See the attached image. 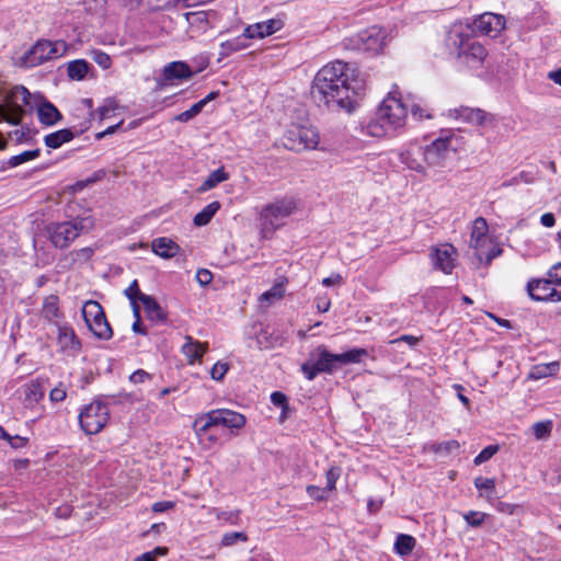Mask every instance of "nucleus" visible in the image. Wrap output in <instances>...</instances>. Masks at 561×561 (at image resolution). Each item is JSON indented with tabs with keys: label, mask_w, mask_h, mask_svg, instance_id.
Returning <instances> with one entry per match:
<instances>
[{
	"label": "nucleus",
	"mask_w": 561,
	"mask_h": 561,
	"mask_svg": "<svg viewBox=\"0 0 561 561\" xmlns=\"http://www.w3.org/2000/svg\"><path fill=\"white\" fill-rule=\"evenodd\" d=\"M362 81L350 73V66L335 60L322 67L314 76L311 94L316 102L330 111L352 112Z\"/></svg>",
	"instance_id": "1"
},
{
	"label": "nucleus",
	"mask_w": 561,
	"mask_h": 561,
	"mask_svg": "<svg viewBox=\"0 0 561 561\" xmlns=\"http://www.w3.org/2000/svg\"><path fill=\"white\" fill-rule=\"evenodd\" d=\"M23 105L36 107L38 121L46 126H53L62 118L59 110L42 95H32L25 87L15 85L7 93L3 103H0V122L20 125L26 114Z\"/></svg>",
	"instance_id": "2"
},
{
	"label": "nucleus",
	"mask_w": 561,
	"mask_h": 561,
	"mask_svg": "<svg viewBox=\"0 0 561 561\" xmlns=\"http://www.w3.org/2000/svg\"><path fill=\"white\" fill-rule=\"evenodd\" d=\"M446 45L456 54L459 65L478 70L482 68L488 56L483 45L472 39L469 28L462 24H454L447 32Z\"/></svg>",
	"instance_id": "3"
},
{
	"label": "nucleus",
	"mask_w": 561,
	"mask_h": 561,
	"mask_svg": "<svg viewBox=\"0 0 561 561\" xmlns=\"http://www.w3.org/2000/svg\"><path fill=\"white\" fill-rule=\"evenodd\" d=\"M408 108L400 99L387 96L378 107L375 117L366 125V133L373 137L393 136L403 130Z\"/></svg>",
	"instance_id": "4"
},
{
	"label": "nucleus",
	"mask_w": 561,
	"mask_h": 561,
	"mask_svg": "<svg viewBox=\"0 0 561 561\" xmlns=\"http://www.w3.org/2000/svg\"><path fill=\"white\" fill-rule=\"evenodd\" d=\"M94 226L91 216L78 217L71 221L51 222L46 227L50 242L55 248L66 249L81 233L90 231Z\"/></svg>",
	"instance_id": "5"
},
{
	"label": "nucleus",
	"mask_w": 561,
	"mask_h": 561,
	"mask_svg": "<svg viewBox=\"0 0 561 561\" xmlns=\"http://www.w3.org/2000/svg\"><path fill=\"white\" fill-rule=\"evenodd\" d=\"M66 50L67 44L64 41L38 39L19 58L18 65L22 68H33L48 60L62 57Z\"/></svg>",
	"instance_id": "6"
},
{
	"label": "nucleus",
	"mask_w": 561,
	"mask_h": 561,
	"mask_svg": "<svg viewBox=\"0 0 561 561\" xmlns=\"http://www.w3.org/2000/svg\"><path fill=\"white\" fill-rule=\"evenodd\" d=\"M340 367L337 354L330 353L320 345L313 350L309 358L300 366L305 377L311 381L319 374H333Z\"/></svg>",
	"instance_id": "7"
},
{
	"label": "nucleus",
	"mask_w": 561,
	"mask_h": 561,
	"mask_svg": "<svg viewBox=\"0 0 561 561\" xmlns=\"http://www.w3.org/2000/svg\"><path fill=\"white\" fill-rule=\"evenodd\" d=\"M78 419L81 430L87 435H95L107 424L110 409L103 401L94 400L80 411Z\"/></svg>",
	"instance_id": "8"
},
{
	"label": "nucleus",
	"mask_w": 561,
	"mask_h": 561,
	"mask_svg": "<svg viewBox=\"0 0 561 561\" xmlns=\"http://www.w3.org/2000/svg\"><path fill=\"white\" fill-rule=\"evenodd\" d=\"M297 208L294 197L276 198L262 207L260 219L264 229L276 230L283 225V220L295 213Z\"/></svg>",
	"instance_id": "9"
},
{
	"label": "nucleus",
	"mask_w": 561,
	"mask_h": 561,
	"mask_svg": "<svg viewBox=\"0 0 561 561\" xmlns=\"http://www.w3.org/2000/svg\"><path fill=\"white\" fill-rule=\"evenodd\" d=\"M82 316L87 325L98 339L110 340L112 337V328L106 320L102 306L98 301H87L82 308Z\"/></svg>",
	"instance_id": "10"
},
{
	"label": "nucleus",
	"mask_w": 561,
	"mask_h": 561,
	"mask_svg": "<svg viewBox=\"0 0 561 561\" xmlns=\"http://www.w3.org/2000/svg\"><path fill=\"white\" fill-rule=\"evenodd\" d=\"M283 144L288 150L297 152L314 149L319 144V134L313 127L293 126L285 133Z\"/></svg>",
	"instance_id": "11"
},
{
	"label": "nucleus",
	"mask_w": 561,
	"mask_h": 561,
	"mask_svg": "<svg viewBox=\"0 0 561 561\" xmlns=\"http://www.w3.org/2000/svg\"><path fill=\"white\" fill-rule=\"evenodd\" d=\"M527 293L536 301H561V289L551 277L529 280Z\"/></svg>",
	"instance_id": "12"
},
{
	"label": "nucleus",
	"mask_w": 561,
	"mask_h": 561,
	"mask_svg": "<svg viewBox=\"0 0 561 561\" xmlns=\"http://www.w3.org/2000/svg\"><path fill=\"white\" fill-rule=\"evenodd\" d=\"M450 151V139L448 137L436 138L432 144L422 147L423 161L431 165H440Z\"/></svg>",
	"instance_id": "13"
},
{
	"label": "nucleus",
	"mask_w": 561,
	"mask_h": 561,
	"mask_svg": "<svg viewBox=\"0 0 561 561\" xmlns=\"http://www.w3.org/2000/svg\"><path fill=\"white\" fill-rule=\"evenodd\" d=\"M473 31L490 37H497L505 28V18L501 14L485 12L473 21Z\"/></svg>",
	"instance_id": "14"
},
{
	"label": "nucleus",
	"mask_w": 561,
	"mask_h": 561,
	"mask_svg": "<svg viewBox=\"0 0 561 561\" xmlns=\"http://www.w3.org/2000/svg\"><path fill=\"white\" fill-rule=\"evenodd\" d=\"M456 256V249L449 243L434 248L431 254L433 266L445 274L451 273L455 267Z\"/></svg>",
	"instance_id": "15"
},
{
	"label": "nucleus",
	"mask_w": 561,
	"mask_h": 561,
	"mask_svg": "<svg viewBox=\"0 0 561 561\" xmlns=\"http://www.w3.org/2000/svg\"><path fill=\"white\" fill-rule=\"evenodd\" d=\"M224 409L211 410L196 416L193 422V430L199 439L209 432L210 428L224 426Z\"/></svg>",
	"instance_id": "16"
},
{
	"label": "nucleus",
	"mask_w": 561,
	"mask_h": 561,
	"mask_svg": "<svg viewBox=\"0 0 561 561\" xmlns=\"http://www.w3.org/2000/svg\"><path fill=\"white\" fill-rule=\"evenodd\" d=\"M456 118L462 122L474 124L483 128H492L495 117L481 108L460 107L455 110Z\"/></svg>",
	"instance_id": "17"
},
{
	"label": "nucleus",
	"mask_w": 561,
	"mask_h": 561,
	"mask_svg": "<svg viewBox=\"0 0 561 561\" xmlns=\"http://www.w3.org/2000/svg\"><path fill=\"white\" fill-rule=\"evenodd\" d=\"M386 35L378 26H371L358 34L362 49L378 53L385 45Z\"/></svg>",
	"instance_id": "18"
},
{
	"label": "nucleus",
	"mask_w": 561,
	"mask_h": 561,
	"mask_svg": "<svg viewBox=\"0 0 561 561\" xmlns=\"http://www.w3.org/2000/svg\"><path fill=\"white\" fill-rule=\"evenodd\" d=\"M284 22L282 19L274 18L267 21L259 22L245 27L247 36L252 38H264L282 30Z\"/></svg>",
	"instance_id": "19"
},
{
	"label": "nucleus",
	"mask_w": 561,
	"mask_h": 561,
	"mask_svg": "<svg viewBox=\"0 0 561 561\" xmlns=\"http://www.w3.org/2000/svg\"><path fill=\"white\" fill-rule=\"evenodd\" d=\"M193 71L184 61H172L163 68V79L165 81L187 80L192 78Z\"/></svg>",
	"instance_id": "20"
},
{
	"label": "nucleus",
	"mask_w": 561,
	"mask_h": 561,
	"mask_svg": "<svg viewBox=\"0 0 561 561\" xmlns=\"http://www.w3.org/2000/svg\"><path fill=\"white\" fill-rule=\"evenodd\" d=\"M422 147L421 146H411L405 151L400 153V160L404 163L409 169L422 172L424 171L423 158H422Z\"/></svg>",
	"instance_id": "21"
},
{
	"label": "nucleus",
	"mask_w": 561,
	"mask_h": 561,
	"mask_svg": "<svg viewBox=\"0 0 561 561\" xmlns=\"http://www.w3.org/2000/svg\"><path fill=\"white\" fill-rule=\"evenodd\" d=\"M57 333L58 344L62 350L78 351L80 348V342L71 327L57 324Z\"/></svg>",
	"instance_id": "22"
},
{
	"label": "nucleus",
	"mask_w": 561,
	"mask_h": 561,
	"mask_svg": "<svg viewBox=\"0 0 561 561\" xmlns=\"http://www.w3.org/2000/svg\"><path fill=\"white\" fill-rule=\"evenodd\" d=\"M151 249L153 253L163 259H171L180 251V247L174 241L165 237L154 239L151 243Z\"/></svg>",
	"instance_id": "23"
},
{
	"label": "nucleus",
	"mask_w": 561,
	"mask_h": 561,
	"mask_svg": "<svg viewBox=\"0 0 561 561\" xmlns=\"http://www.w3.org/2000/svg\"><path fill=\"white\" fill-rule=\"evenodd\" d=\"M140 301L149 320L162 322L167 319V314L153 297L149 295H141Z\"/></svg>",
	"instance_id": "24"
},
{
	"label": "nucleus",
	"mask_w": 561,
	"mask_h": 561,
	"mask_svg": "<svg viewBox=\"0 0 561 561\" xmlns=\"http://www.w3.org/2000/svg\"><path fill=\"white\" fill-rule=\"evenodd\" d=\"M488 224L482 217L474 219L471 231L470 245L478 251L486 241Z\"/></svg>",
	"instance_id": "25"
},
{
	"label": "nucleus",
	"mask_w": 561,
	"mask_h": 561,
	"mask_svg": "<svg viewBox=\"0 0 561 561\" xmlns=\"http://www.w3.org/2000/svg\"><path fill=\"white\" fill-rule=\"evenodd\" d=\"M252 39V37L247 36L245 30L243 33L232 39L226 41L220 45V56L227 57L232 53L243 50L248 48V41Z\"/></svg>",
	"instance_id": "26"
},
{
	"label": "nucleus",
	"mask_w": 561,
	"mask_h": 561,
	"mask_svg": "<svg viewBox=\"0 0 561 561\" xmlns=\"http://www.w3.org/2000/svg\"><path fill=\"white\" fill-rule=\"evenodd\" d=\"M75 133L70 128L59 129L45 136L44 142L48 148L57 149L73 139Z\"/></svg>",
	"instance_id": "27"
},
{
	"label": "nucleus",
	"mask_w": 561,
	"mask_h": 561,
	"mask_svg": "<svg viewBox=\"0 0 561 561\" xmlns=\"http://www.w3.org/2000/svg\"><path fill=\"white\" fill-rule=\"evenodd\" d=\"M287 279L284 278L277 283H275L268 290L263 293L260 297V302L262 306L268 307L274 301L280 300L285 295V285Z\"/></svg>",
	"instance_id": "28"
},
{
	"label": "nucleus",
	"mask_w": 561,
	"mask_h": 561,
	"mask_svg": "<svg viewBox=\"0 0 561 561\" xmlns=\"http://www.w3.org/2000/svg\"><path fill=\"white\" fill-rule=\"evenodd\" d=\"M187 342L183 345L182 351L183 354L193 363L196 359L202 358V356L207 351V345L202 344L198 341H194L191 336H187Z\"/></svg>",
	"instance_id": "29"
},
{
	"label": "nucleus",
	"mask_w": 561,
	"mask_h": 561,
	"mask_svg": "<svg viewBox=\"0 0 561 561\" xmlns=\"http://www.w3.org/2000/svg\"><path fill=\"white\" fill-rule=\"evenodd\" d=\"M91 66L84 59H76L68 64L67 75L71 80H83L89 72Z\"/></svg>",
	"instance_id": "30"
},
{
	"label": "nucleus",
	"mask_w": 561,
	"mask_h": 561,
	"mask_svg": "<svg viewBox=\"0 0 561 561\" xmlns=\"http://www.w3.org/2000/svg\"><path fill=\"white\" fill-rule=\"evenodd\" d=\"M229 179V174L225 171L224 168H219L213 171L205 181L198 187L199 193L207 192L214 187H216L219 183Z\"/></svg>",
	"instance_id": "31"
},
{
	"label": "nucleus",
	"mask_w": 561,
	"mask_h": 561,
	"mask_svg": "<svg viewBox=\"0 0 561 561\" xmlns=\"http://www.w3.org/2000/svg\"><path fill=\"white\" fill-rule=\"evenodd\" d=\"M220 203L215 201L205 206L199 213L194 216L193 222L197 227L206 226L215 214L219 210Z\"/></svg>",
	"instance_id": "32"
},
{
	"label": "nucleus",
	"mask_w": 561,
	"mask_h": 561,
	"mask_svg": "<svg viewBox=\"0 0 561 561\" xmlns=\"http://www.w3.org/2000/svg\"><path fill=\"white\" fill-rule=\"evenodd\" d=\"M416 545V540L411 535L400 534L397 536L396 542H394V551L401 556L405 557L409 556L414 547Z\"/></svg>",
	"instance_id": "33"
},
{
	"label": "nucleus",
	"mask_w": 561,
	"mask_h": 561,
	"mask_svg": "<svg viewBox=\"0 0 561 561\" xmlns=\"http://www.w3.org/2000/svg\"><path fill=\"white\" fill-rule=\"evenodd\" d=\"M224 427H227L231 431L240 430L245 425L247 419L243 414L224 409Z\"/></svg>",
	"instance_id": "34"
},
{
	"label": "nucleus",
	"mask_w": 561,
	"mask_h": 561,
	"mask_svg": "<svg viewBox=\"0 0 561 561\" xmlns=\"http://www.w3.org/2000/svg\"><path fill=\"white\" fill-rule=\"evenodd\" d=\"M42 312L49 321L59 317L58 297L56 295H49L44 299Z\"/></svg>",
	"instance_id": "35"
},
{
	"label": "nucleus",
	"mask_w": 561,
	"mask_h": 561,
	"mask_svg": "<svg viewBox=\"0 0 561 561\" xmlns=\"http://www.w3.org/2000/svg\"><path fill=\"white\" fill-rule=\"evenodd\" d=\"M41 156V149L39 148H36L34 150H25L16 156H12L10 157L7 162H5V165L8 168H15L20 164H23L27 161H31V160H34L36 158H38Z\"/></svg>",
	"instance_id": "36"
},
{
	"label": "nucleus",
	"mask_w": 561,
	"mask_h": 561,
	"mask_svg": "<svg viewBox=\"0 0 561 561\" xmlns=\"http://www.w3.org/2000/svg\"><path fill=\"white\" fill-rule=\"evenodd\" d=\"M367 350L365 348H352L342 354H337L340 367L348 364L360 363L364 356H367Z\"/></svg>",
	"instance_id": "37"
},
{
	"label": "nucleus",
	"mask_w": 561,
	"mask_h": 561,
	"mask_svg": "<svg viewBox=\"0 0 561 561\" xmlns=\"http://www.w3.org/2000/svg\"><path fill=\"white\" fill-rule=\"evenodd\" d=\"M140 3L151 11H160L171 9L180 3L184 4V0H140Z\"/></svg>",
	"instance_id": "38"
},
{
	"label": "nucleus",
	"mask_w": 561,
	"mask_h": 561,
	"mask_svg": "<svg viewBox=\"0 0 561 561\" xmlns=\"http://www.w3.org/2000/svg\"><path fill=\"white\" fill-rule=\"evenodd\" d=\"M558 369H559V364L557 362H553L550 364L537 365L531 369L529 377L531 379H536V380L542 379V378L553 375Z\"/></svg>",
	"instance_id": "39"
},
{
	"label": "nucleus",
	"mask_w": 561,
	"mask_h": 561,
	"mask_svg": "<svg viewBox=\"0 0 561 561\" xmlns=\"http://www.w3.org/2000/svg\"><path fill=\"white\" fill-rule=\"evenodd\" d=\"M23 393H24L25 400H27L30 402H37L44 396L42 386L38 382H34V381L26 383L23 387Z\"/></svg>",
	"instance_id": "40"
},
{
	"label": "nucleus",
	"mask_w": 561,
	"mask_h": 561,
	"mask_svg": "<svg viewBox=\"0 0 561 561\" xmlns=\"http://www.w3.org/2000/svg\"><path fill=\"white\" fill-rule=\"evenodd\" d=\"M91 59L102 69L106 70L112 66V59L108 54L101 49H91L89 51Z\"/></svg>",
	"instance_id": "41"
},
{
	"label": "nucleus",
	"mask_w": 561,
	"mask_h": 561,
	"mask_svg": "<svg viewBox=\"0 0 561 561\" xmlns=\"http://www.w3.org/2000/svg\"><path fill=\"white\" fill-rule=\"evenodd\" d=\"M459 447L460 444L457 440L451 439L443 443L433 444L431 446V450L434 451L435 454L447 455L459 449Z\"/></svg>",
	"instance_id": "42"
},
{
	"label": "nucleus",
	"mask_w": 561,
	"mask_h": 561,
	"mask_svg": "<svg viewBox=\"0 0 561 561\" xmlns=\"http://www.w3.org/2000/svg\"><path fill=\"white\" fill-rule=\"evenodd\" d=\"M9 137L15 144H30L33 135L32 130L28 127H22L21 129H15L9 133Z\"/></svg>",
	"instance_id": "43"
},
{
	"label": "nucleus",
	"mask_w": 561,
	"mask_h": 561,
	"mask_svg": "<svg viewBox=\"0 0 561 561\" xmlns=\"http://www.w3.org/2000/svg\"><path fill=\"white\" fill-rule=\"evenodd\" d=\"M93 255V249L92 248H82L79 250L71 251L67 256L66 260H70L71 264L77 262H85Z\"/></svg>",
	"instance_id": "44"
},
{
	"label": "nucleus",
	"mask_w": 561,
	"mask_h": 561,
	"mask_svg": "<svg viewBox=\"0 0 561 561\" xmlns=\"http://www.w3.org/2000/svg\"><path fill=\"white\" fill-rule=\"evenodd\" d=\"M552 430V422H537L533 425V433L537 439H543L548 437Z\"/></svg>",
	"instance_id": "45"
},
{
	"label": "nucleus",
	"mask_w": 561,
	"mask_h": 561,
	"mask_svg": "<svg viewBox=\"0 0 561 561\" xmlns=\"http://www.w3.org/2000/svg\"><path fill=\"white\" fill-rule=\"evenodd\" d=\"M497 450H499V446L497 445H489V446H486L485 448H483L476 456V458L473 459V463L476 466L482 465L483 462H485L489 459H491L497 453Z\"/></svg>",
	"instance_id": "46"
},
{
	"label": "nucleus",
	"mask_w": 561,
	"mask_h": 561,
	"mask_svg": "<svg viewBox=\"0 0 561 561\" xmlns=\"http://www.w3.org/2000/svg\"><path fill=\"white\" fill-rule=\"evenodd\" d=\"M485 514L477 511H469L463 514V519L471 527H479L483 524L485 519Z\"/></svg>",
	"instance_id": "47"
},
{
	"label": "nucleus",
	"mask_w": 561,
	"mask_h": 561,
	"mask_svg": "<svg viewBox=\"0 0 561 561\" xmlns=\"http://www.w3.org/2000/svg\"><path fill=\"white\" fill-rule=\"evenodd\" d=\"M239 540L240 541H247L248 540L247 534L243 533V531L227 533V534H225L222 536L221 545L226 546V547H229V546L234 545Z\"/></svg>",
	"instance_id": "48"
},
{
	"label": "nucleus",
	"mask_w": 561,
	"mask_h": 561,
	"mask_svg": "<svg viewBox=\"0 0 561 561\" xmlns=\"http://www.w3.org/2000/svg\"><path fill=\"white\" fill-rule=\"evenodd\" d=\"M341 469L339 467H332L327 471V485L325 489L328 491H332L335 489V484L337 479L340 478Z\"/></svg>",
	"instance_id": "49"
},
{
	"label": "nucleus",
	"mask_w": 561,
	"mask_h": 561,
	"mask_svg": "<svg viewBox=\"0 0 561 561\" xmlns=\"http://www.w3.org/2000/svg\"><path fill=\"white\" fill-rule=\"evenodd\" d=\"M308 495L316 501H324L327 499V489L317 485H308L306 489Z\"/></svg>",
	"instance_id": "50"
},
{
	"label": "nucleus",
	"mask_w": 561,
	"mask_h": 561,
	"mask_svg": "<svg viewBox=\"0 0 561 561\" xmlns=\"http://www.w3.org/2000/svg\"><path fill=\"white\" fill-rule=\"evenodd\" d=\"M228 371V365L226 363H216L211 370L210 376L214 380H221Z\"/></svg>",
	"instance_id": "51"
},
{
	"label": "nucleus",
	"mask_w": 561,
	"mask_h": 561,
	"mask_svg": "<svg viewBox=\"0 0 561 561\" xmlns=\"http://www.w3.org/2000/svg\"><path fill=\"white\" fill-rule=\"evenodd\" d=\"M410 112H411L412 118H414L416 121H422L424 118H432V115L430 114V112L426 108L422 107L420 104L411 105Z\"/></svg>",
	"instance_id": "52"
},
{
	"label": "nucleus",
	"mask_w": 561,
	"mask_h": 561,
	"mask_svg": "<svg viewBox=\"0 0 561 561\" xmlns=\"http://www.w3.org/2000/svg\"><path fill=\"white\" fill-rule=\"evenodd\" d=\"M474 486L478 490L492 491L495 489L494 479L478 477L474 479Z\"/></svg>",
	"instance_id": "53"
},
{
	"label": "nucleus",
	"mask_w": 561,
	"mask_h": 561,
	"mask_svg": "<svg viewBox=\"0 0 561 561\" xmlns=\"http://www.w3.org/2000/svg\"><path fill=\"white\" fill-rule=\"evenodd\" d=\"M125 295L130 301H140V296L144 294L139 290L138 282L136 279L133 280L129 287L125 289Z\"/></svg>",
	"instance_id": "54"
},
{
	"label": "nucleus",
	"mask_w": 561,
	"mask_h": 561,
	"mask_svg": "<svg viewBox=\"0 0 561 561\" xmlns=\"http://www.w3.org/2000/svg\"><path fill=\"white\" fill-rule=\"evenodd\" d=\"M196 280L201 286H207L213 280V274L206 268H199L196 273Z\"/></svg>",
	"instance_id": "55"
},
{
	"label": "nucleus",
	"mask_w": 561,
	"mask_h": 561,
	"mask_svg": "<svg viewBox=\"0 0 561 561\" xmlns=\"http://www.w3.org/2000/svg\"><path fill=\"white\" fill-rule=\"evenodd\" d=\"M152 378V376L150 374H148L146 370L144 369H137L136 371H134L130 377H129V380L133 382V383H142L145 382L146 380H150Z\"/></svg>",
	"instance_id": "56"
},
{
	"label": "nucleus",
	"mask_w": 561,
	"mask_h": 561,
	"mask_svg": "<svg viewBox=\"0 0 561 561\" xmlns=\"http://www.w3.org/2000/svg\"><path fill=\"white\" fill-rule=\"evenodd\" d=\"M548 277H551L556 285L561 289V262L551 266L547 273Z\"/></svg>",
	"instance_id": "57"
},
{
	"label": "nucleus",
	"mask_w": 561,
	"mask_h": 561,
	"mask_svg": "<svg viewBox=\"0 0 561 561\" xmlns=\"http://www.w3.org/2000/svg\"><path fill=\"white\" fill-rule=\"evenodd\" d=\"M421 337H417V336H413V335H408V334H404V335H401L394 340H391L389 343L390 344H397V343H400V342H405L408 343L411 347L417 345V343L420 342Z\"/></svg>",
	"instance_id": "58"
},
{
	"label": "nucleus",
	"mask_w": 561,
	"mask_h": 561,
	"mask_svg": "<svg viewBox=\"0 0 561 561\" xmlns=\"http://www.w3.org/2000/svg\"><path fill=\"white\" fill-rule=\"evenodd\" d=\"M271 401L276 407L286 408V405H287L286 396L279 391H274L271 394Z\"/></svg>",
	"instance_id": "59"
},
{
	"label": "nucleus",
	"mask_w": 561,
	"mask_h": 561,
	"mask_svg": "<svg viewBox=\"0 0 561 561\" xmlns=\"http://www.w3.org/2000/svg\"><path fill=\"white\" fill-rule=\"evenodd\" d=\"M27 443H28L27 437H23L20 435H13L12 440L10 442V446L13 449H21V448H24L27 445Z\"/></svg>",
	"instance_id": "60"
},
{
	"label": "nucleus",
	"mask_w": 561,
	"mask_h": 561,
	"mask_svg": "<svg viewBox=\"0 0 561 561\" xmlns=\"http://www.w3.org/2000/svg\"><path fill=\"white\" fill-rule=\"evenodd\" d=\"M66 396H67L66 390L64 388H59V387L51 389L50 393H49L50 400L55 401V402H60V401L65 400Z\"/></svg>",
	"instance_id": "61"
},
{
	"label": "nucleus",
	"mask_w": 561,
	"mask_h": 561,
	"mask_svg": "<svg viewBox=\"0 0 561 561\" xmlns=\"http://www.w3.org/2000/svg\"><path fill=\"white\" fill-rule=\"evenodd\" d=\"M173 506H174V503L170 502V501L156 502L152 505V511L156 513H162V512L171 510Z\"/></svg>",
	"instance_id": "62"
},
{
	"label": "nucleus",
	"mask_w": 561,
	"mask_h": 561,
	"mask_svg": "<svg viewBox=\"0 0 561 561\" xmlns=\"http://www.w3.org/2000/svg\"><path fill=\"white\" fill-rule=\"evenodd\" d=\"M453 388L456 390L457 392V398L462 402V404L467 408V409H470V400L468 397H466L462 391H463V387L459 383H455L453 385Z\"/></svg>",
	"instance_id": "63"
},
{
	"label": "nucleus",
	"mask_w": 561,
	"mask_h": 561,
	"mask_svg": "<svg viewBox=\"0 0 561 561\" xmlns=\"http://www.w3.org/2000/svg\"><path fill=\"white\" fill-rule=\"evenodd\" d=\"M516 505L514 504H511V503H505V502H499L497 505H496V510L501 513H504V514H514L515 510H516Z\"/></svg>",
	"instance_id": "64"
}]
</instances>
